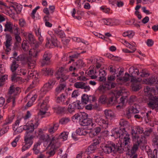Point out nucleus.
I'll return each mask as SVG.
<instances>
[{
  "label": "nucleus",
  "mask_w": 158,
  "mask_h": 158,
  "mask_svg": "<svg viewBox=\"0 0 158 158\" xmlns=\"http://www.w3.org/2000/svg\"><path fill=\"white\" fill-rule=\"evenodd\" d=\"M21 118H19L17 120L14 124L13 125V129L14 131L13 133L14 135L21 133L23 130H27L26 135L27 134L30 135H32L31 134L34 131L35 128H36L39 125V123L37 120H36L35 122L32 123V121H30L26 123V125L23 126H21L18 127V126Z\"/></svg>",
  "instance_id": "f257e3e1"
},
{
  "label": "nucleus",
  "mask_w": 158,
  "mask_h": 158,
  "mask_svg": "<svg viewBox=\"0 0 158 158\" xmlns=\"http://www.w3.org/2000/svg\"><path fill=\"white\" fill-rule=\"evenodd\" d=\"M131 130L133 143L131 152L135 153L138 150L141 143L145 141V138L144 136L136 134H142L143 132V130L142 127L136 126L132 128Z\"/></svg>",
  "instance_id": "f03ea898"
},
{
  "label": "nucleus",
  "mask_w": 158,
  "mask_h": 158,
  "mask_svg": "<svg viewBox=\"0 0 158 158\" xmlns=\"http://www.w3.org/2000/svg\"><path fill=\"white\" fill-rule=\"evenodd\" d=\"M113 135L116 138L119 137L122 143L125 145H129L130 143V135L126 131L125 128H115L112 131Z\"/></svg>",
  "instance_id": "7ed1b4c3"
},
{
  "label": "nucleus",
  "mask_w": 158,
  "mask_h": 158,
  "mask_svg": "<svg viewBox=\"0 0 158 158\" xmlns=\"http://www.w3.org/2000/svg\"><path fill=\"white\" fill-rule=\"evenodd\" d=\"M116 144L113 142L108 141L102 148L104 152L107 154L116 153Z\"/></svg>",
  "instance_id": "20e7f679"
},
{
  "label": "nucleus",
  "mask_w": 158,
  "mask_h": 158,
  "mask_svg": "<svg viewBox=\"0 0 158 158\" xmlns=\"http://www.w3.org/2000/svg\"><path fill=\"white\" fill-rule=\"evenodd\" d=\"M49 99L48 97H46L40 104V109L38 114L39 115L41 116L42 118L44 117L43 115L47 113L46 111L49 107Z\"/></svg>",
  "instance_id": "39448f33"
},
{
  "label": "nucleus",
  "mask_w": 158,
  "mask_h": 158,
  "mask_svg": "<svg viewBox=\"0 0 158 158\" xmlns=\"http://www.w3.org/2000/svg\"><path fill=\"white\" fill-rule=\"evenodd\" d=\"M95 120L96 123L103 129H106L108 127L109 122L105 117L99 116L96 118Z\"/></svg>",
  "instance_id": "423d86ee"
},
{
  "label": "nucleus",
  "mask_w": 158,
  "mask_h": 158,
  "mask_svg": "<svg viewBox=\"0 0 158 158\" xmlns=\"http://www.w3.org/2000/svg\"><path fill=\"white\" fill-rule=\"evenodd\" d=\"M17 61H23L27 63L28 64L29 67L34 65L35 62L32 60L31 57L30 56H25L23 55H20L16 58Z\"/></svg>",
  "instance_id": "0eeeda50"
},
{
  "label": "nucleus",
  "mask_w": 158,
  "mask_h": 158,
  "mask_svg": "<svg viewBox=\"0 0 158 158\" xmlns=\"http://www.w3.org/2000/svg\"><path fill=\"white\" fill-rule=\"evenodd\" d=\"M33 138V136L32 135H29L28 133L27 134V135L25 136L24 141L26 143L22 148V151L23 152L26 150L30 147L33 143V141L32 140Z\"/></svg>",
  "instance_id": "6e6552de"
},
{
  "label": "nucleus",
  "mask_w": 158,
  "mask_h": 158,
  "mask_svg": "<svg viewBox=\"0 0 158 158\" xmlns=\"http://www.w3.org/2000/svg\"><path fill=\"white\" fill-rule=\"evenodd\" d=\"M59 42L55 37H52L51 39L47 38V41L45 44L46 46L49 48L58 47Z\"/></svg>",
  "instance_id": "1a4fd4ad"
},
{
  "label": "nucleus",
  "mask_w": 158,
  "mask_h": 158,
  "mask_svg": "<svg viewBox=\"0 0 158 158\" xmlns=\"http://www.w3.org/2000/svg\"><path fill=\"white\" fill-rule=\"evenodd\" d=\"M129 145H125L122 142L116 143L115 145L116 152L123 153L124 152H127L129 150Z\"/></svg>",
  "instance_id": "9d476101"
},
{
  "label": "nucleus",
  "mask_w": 158,
  "mask_h": 158,
  "mask_svg": "<svg viewBox=\"0 0 158 158\" xmlns=\"http://www.w3.org/2000/svg\"><path fill=\"white\" fill-rule=\"evenodd\" d=\"M142 80L141 79L138 78H132L131 81L133 83L132 85V89L133 91H136L139 90L141 88V85L139 82Z\"/></svg>",
  "instance_id": "9b49d317"
},
{
  "label": "nucleus",
  "mask_w": 158,
  "mask_h": 158,
  "mask_svg": "<svg viewBox=\"0 0 158 158\" xmlns=\"http://www.w3.org/2000/svg\"><path fill=\"white\" fill-rule=\"evenodd\" d=\"M148 106L152 109H155L156 111H158V98L155 96L152 98L149 102L147 103Z\"/></svg>",
  "instance_id": "f8f14e48"
},
{
  "label": "nucleus",
  "mask_w": 158,
  "mask_h": 158,
  "mask_svg": "<svg viewBox=\"0 0 158 158\" xmlns=\"http://www.w3.org/2000/svg\"><path fill=\"white\" fill-rule=\"evenodd\" d=\"M96 100L95 97L94 95L89 96L87 94H84L81 96V103L87 104L89 102L91 103Z\"/></svg>",
  "instance_id": "ddd939ff"
},
{
  "label": "nucleus",
  "mask_w": 158,
  "mask_h": 158,
  "mask_svg": "<svg viewBox=\"0 0 158 158\" xmlns=\"http://www.w3.org/2000/svg\"><path fill=\"white\" fill-rule=\"evenodd\" d=\"M36 73L35 72L32 71H29L28 73V78H33L34 79L33 81H32L33 85H31L28 88L32 89L35 86V85L36 84L37 81H38V78L36 77Z\"/></svg>",
  "instance_id": "4468645a"
},
{
  "label": "nucleus",
  "mask_w": 158,
  "mask_h": 158,
  "mask_svg": "<svg viewBox=\"0 0 158 158\" xmlns=\"http://www.w3.org/2000/svg\"><path fill=\"white\" fill-rule=\"evenodd\" d=\"M6 40L5 42L4 43V44L6 48L5 49V52H6L7 54H8V52L11 50L10 47L11 45V42L12 40V38L11 36L9 35H6Z\"/></svg>",
  "instance_id": "2eb2a0df"
},
{
  "label": "nucleus",
  "mask_w": 158,
  "mask_h": 158,
  "mask_svg": "<svg viewBox=\"0 0 158 158\" xmlns=\"http://www.w3.org/2000/svg\"><path fill=\"white\" fill-rule=\"evenodd\" d=\"M51 56V55L49 52H45L43 55V58L41 62L42 65L44 66L45 64H48Z\"/></svg>",
  "instance_id": "dca6fc26"
},
{
  "label": "nucleus",
  "mask_w": 158,
  "mask_h": 158,
  "mask_svg": "<svg viewBox=\"0 0 158 158\" xmlns=\"http://www.w3.org/2000/svg\"><path fill=\"white\" fill-rule=\"evenodd\" d=\"M139 107V105L135 104H134L127 112L126 115L129 118L131 116L130 114L131 113L136 114L138 113Z\"/></svg>",
  "instance_id": "f3484780"
},
{
  "label": "nucleus",
  "mask_w": 158,
  "mask_h": 158,
  "mask_svg": "<svg viewBox=\"0 0 158 158\" xmlns=\"http://www.w3.org/2000/svg\"><path fill=\"white\" fill-rule=\"evenodd\" d=\"M74 86L75 87L77 88L84 89L85 91L90 90V88L89 85H87L83 82H77L74 84Z\"/></svg>",
  "instance_id": "a211bd4d"
},
{
  "label": "nucleus",
  "mask_w": 158,
  "mask_h": 158,
  "mask_svg": "<svg viewBox=\"0 0 158 158\" xmlns=\"http://www.w3.org/2000/svg\"><path fill=\"white\" fill-rule=\"evenodd\" d=\"M56 102L59 103H61L63 105H67L69 103V101L65 98V95L62 94L60 96H56Z\"/></svg>",
  "instance_id": "6ab92c4d"
},
{
  "label": "nucleus",
  "mask_w": 158,
  "mask_h": 158,
  "mask_svg": "<svg viewBox=\"0 0 158 158\" xmlns=\"http://www.w3.org/2000/svg\"><path fill=\"white\" fill-rule=\"evenodd\" d=\"M80 124L83 126H88L90 129H92L93 127L95 126L94 124L93 123L92 119L89 118L86 120H83V122H81Z\"/></svg>",
  "instance_id": "aec40b11"
},
{
  "label": "nucleus",
  "mask_w": 158,
  "mask_h": 158,
  "mask_svg": "<svg viewBox=\"0 0 158 158\" xmlns=\"http://www.w3.org/2000/svg\"><path fill=\"white\" fill-rule=\"evenodd\" d=\"M59 127V125L58 123H53L52 124L49 125L48 131L50 134H52L57 130Z\"/></svg>",
  "instance_id": "412c9836"
},
{
  "label": "nucleus",
  "mask_w": 158,
  "mask_h": 158,
  "mask_svg": "<svg viewBox=\"0 0 158 158\" xmlns=\"http://www.w3.org/2000/svg\"><path fill=\"white\" fill-rule=\"evenodd\" d=\"M102 21L104 24L107 25H117V23H115V22H118V20L111 19H103L102 20Z\"/></svg>",
  "instance_id": "4be33fe9"
},
{
  "label": "nucleus",
  "mask_w": 158,
  "mask_h": 158,
  "mask_svg": "<svg viewBox=\"0 0 158 158\" xmlns=\"http://www.w3.org/2000/svg\"><path fill=\"white\" fill-rule=\"evenodd\" d=\"M129 72L133 77L132 78H135V77L139 74V69L134 67H131L129 69Z\"/></svg>",
  "instance_id": "5701e85b"
},
{
  "label": "nucleus",
  "mask_w": 158,
  "mask_h": 158,
  "mask_svg": "<svg viewBox=\"0 0 158 158\" xmlns=\"http://www.w3.org/2000/svg\"><path fill=\"white\" fill-rule=\"evenodd\" d=\"M156 79H158V77H152L147 79H145L143 80V83L146 84H155L156 82Z\"/></svg>",
  "instance_id": "b1692460"
},
{
  "label": "nucleus",
  "mask_w": 158,
  "mask_h": 158,
  "mask_svg": "<svg viewBox=\"0 0 158 158\" xmlns=\"http://www.w3.org/2000/svg\"><path fill=\"white\" fill-rule=\"evenodd\" d=\"M52 89V88L49 85L46 83L44 85L40 90L42 94H45Z\"/></svg>",
  "instance_id": "393cba45"
},
{
  "label": "nucleus",
  "mask_w": 158,
  "mask_h": 158,
  "mask_svg": "<svg viewBox=\"0 0 158 158\" xmlns=\"http://www.w3.org/2000/svg\"><path fill=\"white\" fill-rule=\"evenodd\" d=\"M104 114L106 117L105 118L107 119L108 118L111 119L115 117L114 113L110 110H106L104 111Z\"/></svg>",
  "instance_id": "a878e982"
},
{
  "label": "nucleus",
  "mask_w": 158,
  "mask_h": 158,
  "mask_svg": "<svg viewBox=\"0 0 158 158\" xmlns=\"http://www.w3.org/2000/svg\"><path fill=\"white\" fill-rule=\"evenodd\" d=\"M65 85L64 84H60L56 89L55 94L57 96L58 94L64 90Z\"/></svg>",
  "instance_id": "bb28decb"
},
{
  "label": "nucleus",
  "mask_w": 158,
  "mask_h": 158,
  "mask_svg": "<svg viewBox=\"0 0 158 158\" xmlns=\"http://www.w3.org/2000/svg\"><path fill=\"white\" fill-rule=\"evenodd\" d=\"M40 135V139L43 140L44 142H47L48 143L50 140V138L49 135L48 134H39Z\"/></svg>",
  "instance_id": "cd10ccee"
},
{
  "label": "nucleus",
  "mask_w": 158,
  "mask_h": 158,
  "mask_svg": "<svg viewBox=\"0 0 158 158\" xmlns=\"http://www.w3.org/2000/svg\"><path fill=\"white\" fill-rule=\"evenodd\" d=\"M41 144V142L40 141H39L36 143L34 144L33 150V151L34 153L35 154L37 155L39 153L40 150L39 148V147L40 146Z\"/></svg>",
  "instance_id": "c85d7f7f"
},
{
  "label": "nucleus",
  "mask_w": 158,
  "mask_h": 158,
  "mask_svg": "<svg viewBox=\"0 0 158 158\" xmlns=\"http://www.w3.org/2000/svg\"><path fill=\"white\" fill-rule=\"evenodd\" d=\"M42 71L45 76L52 75L53 73V70L48 68H43L42 69Z\"/></svg>",
  "instance_id": "c756f323"
},
{
  "label": "nucleus",
  "mask_w": 158,
  "mask_h": 158,
  "mask_svg": "<svg viewBox=\"0 0 158 158\" xmlns=\"http://www.w3.org/2000/svg\"><path fill=\"white\" fill-rule=\"evenodd\" d=\"M52 139L50 138V140L49 142V143L48 146H51L52 147H55L56 144L58 142L59 139L58 138H56L55 136H52Z\"/></svg>",
  "instance_id": "7c9ffc66"
},
{
  "label": "nucleus",
  "mask_w": 158,
  "mask_h": 158,
  "mask_svg": "<svg viewBox=\"0 0 158 158\" xmlns=\"http://www.w3.org/2000/svg\"><path fill=\"white\" fill-rule=\"evenodd\" d=\"M72 104L75 110H79L83 109V104L80 101H77L75 102L72 103Z\"/></svg>",
  "instance_id": "2f4dec72"
},
{
  "label": "nucleus",
  "mask_w": 158,
  "mask_h": 158,
  "mask_svg": "<svg viewBox=\"0 0 158 158\" xmlns=\"http://www.w3.org/2000/svg\"><path fill=\"white\" fill-rule=\"evenodd\" d=\"M5 31H9L10 32L12 31L13 24L10 22H7L5 25Z\"/></svg>",
  "instance_id": "473e14b6"
},
{
  "label": "nucleus",
  "mask_w": 158,
  "mask_h": 158,
  "mask_svg": "<svg viewBox=\"0 0 158 158\" xmlns=\"http://www.w3.org/2000/svg\"><path fill=\"white\" fill-rule=\"evenodd\" d=\"M96 146L93 145L92 144L90 145L88 148L86 149L85 152L87 154H89L94 152V151L96 149Z\"/></svg>",
  "instance_id": "72a5a7b5"
},
{
  "label": "nucleus",
  "mask_w": 158,
  "mask_h": 158,
  "mask_svg": "<svg viewBox=\"0 0 158 158\" xmlns=\"http://www.w3.org/2000/svg\"><path fill=\"white\" fill-rule=\"evenodd\" d=\"M19 65L15 60H13L10 66V69L13 73H14L18 68Z\"/></svg>",
  "instance_id": "f704fd0d"
},
{
  "label": "nucleus",
  "mask_w": 158,
  "mask_h": 158,
  "mask_svg": "<svg viewBox=\"0 0 158 158\" xmlns=\"http://www.w3.org/2000/svg\"><path fill=\"white\" fill-rule=\"evenodd\" d=\"M71 121L69 117H63L59 120V123L62 125H66Z\"/></svg>",
  "instance_id": "c9c22d12"
},
{
  "label": "nucleus",
  "mask_w": 158,
  "mask_h": 158,
  "mask_svg": "<svg viewBox=\"0 0 158 158\" xmlns=\"http://www.w3.org/2000/svg\"><path fill=\"white\" fill-rule=\"evenodd\" d=\"M64 70V68H61L60 69L58 70V75H59L60 77H62V78H63V79L65 80L68 79L69 78V76L65 75L64 74L62 73V72Z\"/></svg>",
  "instance_id": "e433bc0d"
},
{
  "label": "nucleus",
  "mask_w": 158,
  "mask_h": 158,
  "mask_svg": "<svg viewBox=\"0 0 158 158\" xmlns=\"http://www.w3.org/2000/svg\"><path fill=\"white\" fill-rule=\"evenodd\" d=\"M80 54L78 53H77L74 54H73L71 56H69L68 57V59L69 61L68 63V64L70 63L71 61H74V58H77L79 56Z\"/></svg>",
  "instance_id": "4c0bfd02"
},
{
  "label": "nucleus",
  "mask_w": 158,
  "mask_h": 158,
  "mask_svg": "<svg viewBox=\"0 0 158 158\" xmlns=\"http://www.w3.org/2000/svg\"><path fill=\"white\" fill-rule=\"evenodd\" d=\"M80 123L83 122V120H86L88 118V115L85 112H82L80 113Z\"/></svg>",
  "instance_id": "58836bf2"
},
{
  "label": "nucleus",
  "mask_w": 158,
  "mask_h": 158,
  "mask_svg": "<svg viewBox=\"0 0 158 158\" xmlns=\"http://www.w3.org/2000/svg\"><path fill=\"white\" fill-rule=\"evenodd\" d=\"M69 134V133L67 132L64 131L62 132L58 138L59 139H62L63 140H67L68 138V135Z\"/></svg>",
  "instance_id": "ea45409f"
},
{
  "label": "nucleus",
  "mask_w": 158,
  "mask_h": 158,
  "mask_svg": "<svg viewBox=\"0 0 158 158\" xmlns=\"http://www.w3.org/2000/svg\"><path fill=\"white\" fill-rule=\"evenodd\" d=\"M134 35V33L131 31H127L125 32H124L123 34V36H127L130 38H132Z\"/></svg>",
  "instance_id": "a19ab883"
},
{
  "label": "nucleus",
  "mask_w": 158,
  "mask_h": 158,
  "mask_svg": "<svg viewBox=\"0 0 158 158\" xmlns=\"http://www.w3.org/2000/svg\"><path fill=\"white\" fill-rule=\"evenodd\" d=\"M14 117V115H13L11 116H9L5 120L3 125H6L11 123L12 122Z\"/></svg>",
  "instance_id": "79ce46f5"
},
{
  "label": "nucleus",
  "mask_w": 158,
  "mask_h": 158,
  "mask_svg": "<svg viewBox=\"0 0 158 158\" xmlns=\"http://www.w3.org/2000/svg\"><path fill=\"white\" fill-rule=\"evenodd\" d=\"M55 33L56 35L60 38H63L65 37V35L64 32L62 30H56Z\"/></svg>",
  "instance_id": "37998d69"
},
{
  "label": "nucleus",
  "mask_w": 158,
  "mask_h": 158,
  "mask_svg": "<svg viewBox=\"0 0 158 158\" xmlns=\"http://www.w3.org/2000/svg\"><path fill=\"white\" fill-rule=\"evenodd\" d=\"M15 91V87L14 85H11L10 88L8 92L9 94L10 95L15 96V95L16 94Z\"/></svg>",
  "instance_id": "c03bdc74"
},
{
  "label": "nucleus",
  "mask_w": 158,
  "mask_h": 158,
  "mask_svg": "<svg viewBox=\"0 0 158 158\" xmlns=\"http://www.w3.org/2000/svg\"><path fill=\"white\" fill-rule=\"evenodd\" d=\"M54 109L57 111V112L59 113L63 112L66 110V108L64 107L57 106L54 107Z\"/></svg>",
  "instance_id": "a18cd8bd"
},
{
  "label": "nucleus",
  "mask_w": 158,
  "mask_h": 158,
  "mask_svg": "<svg viewBox=\"0 0 158 158\" xmlns=\"http://www.w3.org/2000/svg\"><path fill=\"white\" fill-rule=\"evenodd\" d=\"M12 102L13 106L15 105V96L10 95L7 100V102L8 103Z\"/></svg>",
  "instance_id": "49530a36"
},
{
  "label": "nucleus",
  "mask_w": 158,
  "mask_h": 158,
  "mask_svg": "<svg viewBox=\"0 0 158 158\" xmlns=\"http://www.w3.org/2000/svg\"><path fill=\"white\" fill-rule=\"evenodd\" d=\"M55 153V149L54 147H51L50 150L47 152V153L49 155V157L54 155Z\"/></svg>",
  "instance_id": "de8ad7c7"
},
{
  "label": "nucleus",
  "mask_w": 158,
  "mask_h": 158,
  "mask_svg": "<svg viewBox=\"0 0 158 158\" xmlns=\"http://www.w3.org/2000/svg\"><path fill=\"white\" fill-rule=\"evenodd\" d=\"M76 66L78 68H81L84 67L85 65V63L81 60H79L77 61L76 63Z\"/></svg>",
  "instance_id": "09e8293b"
},
{
  "label": "nucleus",
  "mask_w": 158,
  "mask_h": 158,
  "mask_svg": "<svg viewBox=\"0 0 158 158\" xmlns=\"http://www.w3.org/2000/svg\"><path fill=\"white\" fill-rule=\"evenodd\" d=\"M39 52L36 50H35L34 49H31L29 51V55H31L33 57H36L38 55Z\"/></svg>",
  "instance_id": "8fccbe9b"
},
{
  "label": "nucleus",
  "mask_w": 158,
  "mask_h": 158,
  "mask_svg": "<svg viewBox=\"0 0 158 158\" xmlns=\"http://www.w3.org/2000/svg\"><path fill=\"white\" fill-rule=\"evenodd\" d=\"M20 137V135H18L14 140L11 142V144L12 146L13 147H15L17 145V142H18L19 139Z\"/></svg>",
  "instance_id": "3c124183"
},
{
  "label": "nucleus",
  "mask_w": 158,
  "mask_h": 158,
  "mask_svg": "<svg viewBox=\"0 0 158 158\" xmlns=\"http://www.w3.org/2000/svg\"><path fill=\"white\" fill-rule=\"evenodd\" d=\"M129 74L128 73H126L125 76L123 77H120L117 79L119 81H127L129 80Z\"/></svg>",
  "instance_id": "603ef678"
},
{
  "label": "nucleus",
  "mask_w": 158,
  "mask_h": 158,
  "mask_svg": "<svg viewBox=\"0 0 158 158\" xmlns=\"http://www.w3.org/2000/svg\"><path fill=\"white\" fill-rule=\"evenodd\" d=\"M157 150L156 149H155L153 152L152 151H149L148 152V155L149 158H155V155L154 154V153H155L157 154Z\"/></svg>",
  "instance_id": "864d4df0"
},
{
  "label": "nucleus",
  "mask_w": 158,
  "mask_h": 158,
  "mask_svg": "<svg viewBox=\"0 0 158 158\" xmlns=\"http://www.w3.org/2000/svg\"><path fill=\"white\" fill-rule=\"evenodd\" d=\"M140 76L142 77H148L149 75L148 73L145 69H143L139 73Z\"/></svg>",
  "instance_id": "5fc2aeb1"
},
{
  "label": "nucleus",
  "mask_w": 158,
  "mask_h": 158,
  "mask_svg": "<svg viewBox=\"0 0 158 158\" xmlns=\"http://www.w3.org/2000/svg\"><path fill=\"white\" fill-rule=\"evenodd\" d=\"M101 142V137H98L97 138H96L95 139L93 140V143L92 144L94 146H96Z\"/></svg>",
  "instance_id": "6e6d98bb"
},
{
  "label": "nucleus",
  "mask_w": 158,
  "mask_h": 158,
  "mask_svg": "<svg viewBox=\"0 0 158 158\" xmlns=\"http://www.w3.org/2000/svg\"><path fill=\"white\" fill-rule=\"evenodd\" d=\"M28 39L31 44H34L35 42L33 35L31 34H29L28 35Z\"/></svg>",
  "instance_id": "4d7b16f0"
},
{
  "label": "nucleus",
  "mask_w": 158,
  "mask_h": 158,
  "mask_svg": "<svg viewBox=\"0 0 158 158\" xmlns=\"http://www.w3.org/2000/svg\"><path fill=\"white\" fill-rule=\"evenodd\" d=\"M72 103L70 104L68 107V111L70 113H71L75 111V109Z\"/></svg>",
  "instance_id": "13d9d810"
},
{
  "label": "nucleus",
  "mask_w": 158,
  "mask_h": 158,
  "mask_svg": "<svg viewBox=\"0 0 158 158\" xmlns=\"http://www.w3.org/2000/svg\"><path fill=\"white\" fill-rule=\"evenodd\" d=\"M109 69L110 72L113 73V75H114L116 74V70L114 66H113L112 65H110L109 67Z\"/></svg>",
  "instance_id": "bf43d9fd"
},
{
  "label": "nucleus",
  "mask_w": 158,
  "mask_h": 158,
  "mask_svg": "<svg viewBox=\"0 0 158 158\" xmlns=\"http://www.w3.org/2000/svg\"><path fill=\"white\" fill-rule=\"evenodd\" d=\"M106 97L104 95H102L99 98L100 102L102 104H104L106 102Z\"/></svg>",
  "instance_id": "052dcab7"
},
{
  "label": "nucleus",
  "mask_w": 158,
  "mask_h": 158,
  "mask_svg": "<svg viewBox=\"0 0 158 158\" xmlns=\"http://www.w3.org/2000/svg\"><path fill=\"white\" fill-rule=\"evenodd\" d=\"M27 72V71L25 69H22L17 71V74L19 75L22 74L23 75H26Z\"/></svg>",
  "instance_id": "680f3d73"
},
{
  "label": "nucleus",
  "mask_w": 158,
  "mask_h": 158,
  "mask_svg": "<svg viewBox=\"0 0 158 158\" xmlns=\"http://www.w3.org/2000/svg\"><path fill=\"white\" fill-rule=\"evenodd\" d=\"M77 134L79 135H85L87 133L84 129H78L77 130Z\"/></svg>",
  "instance_id": "e2e57ef3"
},
{
  "label": "nucleus",
  "mask_w": 158,
  "mask_h": 158,
  "mask_svg": "<svg viewBox=\"0 0 158 158\" xmlns=\"http://www.w3.org/2000/svg\"><path fill=\"white\" fill-rule=\"evenodd\" d=\"M127 124V122L124 119H121L119 122V125L122 127L120 128H124V127Z\"/></svg>",
  "instance_id": "0e129e2a"
},
{
  "label": "nucleus",
  "mask_w": 158,
  "mask_h": 158,
  "mask_svg": "<svg viewBox=\"0 0 158 158\" xmlns=\"http://www.w3.org/2000/svg\"><path fill=\"white\" fill-rule=\"evenodd\" d=\"M22 47L23 50L25 51H26L29 50V46L27 45V43L26 42H25L22 43Z\"/></svg>",
  "instance_id": "69168bd1"
},
{
  "label": "nucleus",
  "mask_w": 158,
  "mask_h": 158,
  "mask_svg": "<svg viewBox=\"0 0 158 158\" xmlns=\"http://www.w3.org/2000/svg\"><path fill=\"white\" fill-rule=\"evenodd\" d=\"M19 24L21 27H23L26 26V23L24 19H19Z\"/></svg>",
  "instance_id": "338daca9"
},
{
  "label": "nucleus",
  "mask_w": 158,
  "mask_h": 158,
  "mask_svg": "<svg viewBox=\"0 0 158 158\" xmlns=\"http://www.w3.org/2000/svg\"><path fill=\"white\" fill-rule=\"evenodd\" d=\"M56 82V81L55 79H51L49 80L48 83H47L49 84V85L52 88L53 86L55 84Z\"/></svg>",
  "instance_id": "774afa93"
}]
</instances>
